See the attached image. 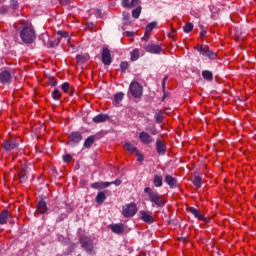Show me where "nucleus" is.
I'll return each instance as SVG.
<instances>
[{
	"instance_id": "obj_1",
	"label": "nucleus",
	"mask_w": 256,
	"mask_h": 256,
	"mask_svg": "<svg viewBox=\"0 0 256 256\" xmlns=\"http://www.w3.org/2000/svg\"><path fill=\"white\" fill-rule=\"evenodd\" d=\"M144 193L147 197L146 201L152 203V207H158L159 209H163V207H165L167 202L159 192L153 190L151 187H146L144 188Z\"/></svg>"
},
{
	"instance_id": "obj_20",
	"label": "nucleus",
	"mask_w": 256,
	"mask_h": 256,
	"mask_svg": "<svg viewBox=\"0 0 256 256\" xmlns=\"http://www.w3.org/2000/svg\"><path fill=\"white\" fill-rule=\"evenodd\" d=\"M27 175V166H23L21 170L18 172V179L20 183H27V179H29Z\"/></svg>"
},
{
	"instance_id": "obj_45",
	"label": "nucleus",
	"mask_w": 256,
	"mask_h": 256,
	"mask_svg": "<svg viewBox=\"0 0 256 256\" xmlns=\"http://www.w3.org/2000/svg\"><path fill=\"white\" fill-rule=\"evenodd\" d=\"M68 93L70 97H73L75 95V87H70Z\"/></svg>"
},
{
	"instance_id": "obj_58",
	"label": "nucleus",
	"mask_w": 256,
	"mask_h": 256,
	"mask_svg": "<svg viewBox=\"0 0 256 256\" xmlns=\"http://www.w3.org/2000/svg\"><path fill=\"white\" fill-rule=\"evenodd\" d=\"M58 221H63V218H59Z\"/></svg>"
},
{
	"instance_id": "obj_35",
	"label": "nucleus",
	"mask_w": 256,
	"mask_h": 256,
	"mask_svg": "<svg viewBox=\"0 0 256 256\" xmlns=\"http://www.w3.org/2000/svg\"><path fill=\"white\" fill-rule=\"evenodd\" d=\"M184 33H191L193 31V23H186L183 26Z\"/></svg>"
},
{
	"instance_id": "obj_29",
	"label": "nucleus",
	"mask_w": 256,
	"mask_h": 256,
	"mask_svg": "<svg viewBox=\"0 0 256 256\" xmlns=\"http://www.w3.org/2000/svg\"><path fill=\"white\" fill-rule=\"evenodd\" d=\"M123 25H129L131 23V14L127 11L122 13Z\"/></svg>"
},
{
	"instance_id": "obj_50",
	"label": "nucleus",
	"mask_w": 256,
	"mask_h": 256,
	"mask_svg": "<svg viewBox=\"0 0 256 256\" xmlns=\"http://www.w3.org/2000/svg\"><path fill=\"white\" fill-rule=\"evenodd\" d=\"M11 5H12L13 9H16V7H17V1L12 0V1H11Z\"/></svg>"
},
{
	"instance_id": "obj_51",
	"label": "nucleus",
	"mask_w": 256,
	"mask_h": 256,
	"mask_svg": "<svg viewBox=\"0 0 256 256\" xmlns=\"http://www.w3.org/2000/svg\"><path fill=\"white\" fill-rule=\"evenodd\" d=\"M88 55H83V54H78V55H76V58L78 59V60H80V59H83V57H87Z\"/></svg>"
},
{
	"instance_id": "obj_4",
	"label": "nucleus",
	"mask_w": 256,
	"mask_h": 256,
	"mask_svg": "<svg viewBox=\"0 0 256 256\" xmlns=\"http://www.w3.org/2000/svg\"><path fill=\"white\" fill-rule=\"evenodd\" d=\"M129 91L135 99H141L143 97V86L137 81L130 83Z\"/></svg>"
},
{
	"instance_id": "obj_37",
	"label": "nucleus",
	"mask_w": 256,
	"mask_h": 256,
	"mask_svg": "<svg viewBox=\"0 0 256 256\" xmlns=\"http://www.w3.org/2000/svg\"><path fill=\"white\" fill-rule=\"evenodd\" d=\"M61 89L64 93H69V90L71 89V85L69 84V82H64L61 85Z\"/></svg>"
},
{
	"instance_id": "obj_13",
	"label": "nucleus",
	"mask_w": 256,
	"mask_h": 256,
	"mask_svg": "<svg viewBox=\"0 0 256 256\" xmlns=\"http://www.w3.org/2000/svg\"><path fill=\"white\" fill-rule=\"evenodd\" d=\"M165 183H167L170 189H176V187H179V180L169 174L165 176Z\"/></svg>"
},
{
	"instance_id": "obj_55",
	"label": "nucleus",
	"mask_w": 256,
	"mask_h": 256,
	"mask_svg": "<svg viewBox=\"0 0 256 256\" xmlns=\"http://www.w3.org/2000/svg\"><path fill=\"white\" fill-rule=\"evenodd\" d=\"M96 13H97V15H99V17H101V9H97Z\"/></svg>"
},
{
	"instance_id": "obj_6",
	"label": "nucleus",
	"mask_w": 256,
	"mask_h": 256,
	"mask_svg": "<svg viewBox=\"0 0 256 256\" xmlns=\"http://www.w3.org/2000/svg\"><path fill=\"white\" fill-rule=\"evenodd\" d=\"M196 51H199L201 55H203L204 57H208V59H217V53L211 51V49H209L207 46H197Z\"/></svg>"
},
{
	"instance_id": "obj_15",
	"label": "nucleus",
	"mask_w": 256,
	"mask_h": 256,
	"mask_svg": "<svg viewBox=\"0 0 256 256\" xmlns=\"http://www.w3.org/2000/svg\"><path fill=\"white\" fill-rule=\"evenodd\" d=\"M110 229L112 233H115L116 235H121L125 231V224L118 223V224H111Z\"/></svg>"
},
{
	"instance_id": "obj_27",
	"label": "nucleus",
	"mask_w": 256,
	"mask_h": 256,
	"mask_svg": "<svg viewBox=\"0 0 256 256\" xmlns=\"http://www.w3.org/2000/svg\"><path fill=\"white\" fill-rule=\"evenodd\" d=\"M105 199H107L105 192H98L96 196V203H98V205H103V203H105Z\"/></svg>"
},
{
	"instance_id": "obj_10",
	"label": "nucleus",
	"mask_w": 256,
	"mask_h": 256,
	"mask_svg": "<svg viewBox=\"0 0 256 256\" xmlns=\"http://www.w3.org/2000/svg\"><path fill=\"white\" fill-rule=\"evenodd\" d=\"M102 63L103 65H111L113 63V59L111 58V50L109 48L102 49Z\"/></svg>"
},
{
	"instance_id": "obj_56",
	"label": "nucleus",
	"mask_w": 256,
	"mask_h": 256,
	"mask_svg": "<svg viewBox=\"0 0 256 256\" xmlns=\"http://www.w3.org/2000/svg\"><path fill=\"white\" fill-rule=\"evenodd\" d=\"M170 33H173L175 35V33H177V29L172 28Z\"/></svg>"
},
{
	"instance_id": "obj_30",
	"label": "nucleus",
	"mask_w": 256,
	"mask_h": 256,
	"mask_svg": "<svg viewBox=\"0 0 256 256\" xmlns=\"http://www.w3.org/2000/svg\"><path fill=\"white\" fill-rule=\"evenodd\" d=\"M124 148L126 149V151H128V153H136L139 150L137 149V147L133 146V144H131L130 142H125Z\"/></svg>"
},
{
	"instance_id": "obj_3",
	"label": "nucleus",
	"mask_w": 256,
	"mask_h": 256,
	"mask_svg": "<svg viewBox=\"0 0 256 256\" xmlns=\"http://www.w3.org/2000/svg\"><path fill=\"white\" fill-rule=\"evenodd\" d=\"M79 243L82 249L88 253V255H93L95 244L93 243V239H91V237L83 235L80 237Z\"/></svg>"
},
{
	"instance_id": "obj_23",
	"label": "nucleus",
	"mask_w": 256,
	"mask_h": 256,
	"mask_svg": "<svg viewBox=\"0 0 256 256\" xmlns=\"http://www.w3.org/2000/svg\"><path fill=\"white\" fill-rule=\"evenodd\" d=\"M9 217H11V212H9L8 210H3L0 213V225H5L9 220Z\"/></svg>"
},
{
	"instance_id": "obj_59",
	"label": "nucleus",
	"mask_w": 256,
	"mask_h": 256,
	"mask_svg": "<svg viewBox=\"0 0 256 256\" xmlns=\"http://www.w3.org/2000/svg\"><path fill=\"white\" fill-rule=\"evenodd\" d=\"M78 256H81V254H79Z\"/></svg>"
},
{
	"instance_id": "obj_19",
	"label": "nucleus",
	"mask_w": 256,
	"mask_h": 256,
	"mask_svg": "<svg viewBox=\"0 0 256 256\" xmlns=\"http://www.w3.org/2000/svg\"><path fill=\"white\" fill-rule=\"evenodd\" d=\"M156 152L158 155H165L167 153V146L161 140H156Z\"/></svg>"
},
{
	"instance_id": "obj_42",
	"label": "nucleus",
	"mask_w": 256,
	"mask_h": 256,
	"mask_svg": "<svg viewBox=\"0 0 256 256\" xmlns=\"http://www.w3.org/2000/svg\"><path fill=\"white\" fill-rule=\"evenodd\" d=\"M57 35H59L60 37H63L64 39H67V37H69V33H67L66 31H61V30H59L57 32Z\"/></svg>"
},
{
	"instance_id": "obj_31",
	"label": "nucleus",
	"mask_w": 256,
	"mask_h": 256,
	"mask_svg": "<svg viewBox=\"0 0 256 256\" xmlns=\"http://www.w3.org/2000/svg\"><path fill=\"white\" fill-rule=\"evenodd\" d=\"M202 77L205 81H213V72L209 70L202 71Z\"/></svg>"
},
{
	"instance_id": "obj_48",
	"label": "nucleus",
	"mask_w": 256,
	"mask_h": 256,
	"mask_svg": "<svg viewBox=\"0 0 256 256\" xmlns=\"http://www.w3.org/2000/svg\"><path fill=\"white\" fill-rule=\"evenodd\" d=\"M58 45H59L58 40H54V41L50 42V47H57Z\"/></svg>"
},
{
	"instance_id": "obj_57",
	"label": "nucleus",
	"mask_w": 256,
	"mask_h": 256,
	"mask_svg": "<svg viewBox=\"0 0 256 256\" xmlns=\"http://www.w3.org/2000/svg\"><path fill=\"white\" fill-rule=\"evenodd\" d=\"M168 37L173 38L174 34L172 32L168 33Z\"/></svg>"
},
{
	"instance_id": "obj_47",
	"label": "nucleus",
	"mask_w": 256,
	"mask_h": 256,
	"mask_svg": "<svg viewBox=\"0 0 256 256\" xmlns=\"http://www.w3.org/2000/svg\"><path fill=\"white\" fill-rule=\"evenodd\" d=\"M169 79V76H165L164 78H163V81H162V89H163V91H165V83H166V81Z\"/></svg>"
},
{
	"instance_id": "obj_16",
	"label": "nucleus",
	"mask_w": 256,
	"mask_h": 256,
	"mask_svg": "<svg viewBox=\"0 0 256 256\" xmlns=\"http://www.w3.org/2000/svg\"><path fill=\"white\" fill-rule=\"evenodd\" d=\"M188 211L199 221H207V218H205V216H203V214L199 210H197V208L189 207Z\"/></svg>"
},
{
	"instance_id": "obj_14",
	"label": "nucleus",
	"mask_w": 256,
	"mask_h": 256,
	"mask_svg": "<svg viewBox=\"0 0 256 256\" xmlns=\"http://www.w3.org/2000/svg\"><path fill=\"white\" fill-rule=\"evenodd\" d=\"M37 211L41 215H47L49 213V208L47 207V202L44 200H39L37 204Z\"/></svg>"
},
{
	"instance_id": "obj_26",
	"label": "nucleus",
	"mask_w": 256,
	"mask_h": 256,
	"mask_svg": "<svg viewBox=\"0 0 256 256\" xmlns=\"http://www.w3.org/2000/svg\"><path fill=\"white\" fill-rule=\"evenodd\" d=\"M153 185L154 187H163V177L160 175H155L153 178Z\"/></svg>"
},
{
	"instance_id": "obj_5",
	"label": "nucleus",
	"mask_w": 256,
	"mask_h": 256,
	"mask_svg": "<svg viewBox=\"0 0 256 256\" xmlns=\"http://www.w3.org/2000/svg\"><path fill=\"white\" fill-rule=\"evenodd\" d=\"M123 217H135L137 215V204L131 202L122 208Z\"/></svg>"
},
{
	"instance_id": "obj_8",
	"label": "nucleus",
	"mask_w": 256,
	"mask_h": 256,
	"mask_svg": "<svg viewBox=\"0 0 256 256\" xmlns=\"http://www.w3.org/2000/svg\"><path fill=\"white\" fill-rule=\"evenodd\" d=\"M81 141H83V136L81 135V132H72L68 136V145H71L72 147L79 145Z\"/></svg>"
},
{
	"instance_id": "obj_21",
	"label": "nucleus",
	"mask_w": 256,
	"mask_h": 256,
	"mask_svg": "<svg viewBox=\"0 0 256 256\" xmlns=\"http://www.w3.org/2000/svg\"><path fill=\"white\" fill-rule=\"evenodd\" d=\"M140 218L142 221H144V223H148L149 225L155 223V218L145 211H140Z\"/></svg>"
},
{
	"instance_id": "obj_54",
	"label": "nucleus",
	"mask_w": 256,
	"mask_h": 256,
	"mask_svg": "<svg viewBox=\"0 0 256 256\" xmlns=\"http://www.w3.org/2000/svg\"><path fill=\"white\" fill-rule=\"evenodd\" d=\"M151 134H152V135H157V129L153 128V129L151 130Z\"/></svg>"
},
{
	"instance_id": "obj_25",
	"label": "nucleus",
	"mask_w": 256,
	"mask_h": 256,
	"mask_svg": "<svg viewBox=\"0 0 256 256\" xmlns=\"http://www.w3.org/2000/svg\"><path fill=\"white\" fill-rule=\"evenodd\" d=\"M123 97H125L123 92H118L114 95L113 103L116 107H119L121 101H123Z\"/></svg>"
},
{
	"instance_id": "obj_44",
	"label": "nucleus",
	"mask_w": 256,
	"mask_h": 256,
	"mask_svg": "<svg viewBox=\"0 0 256 256\" xmlns=\"http://www.w3.org/2000/svg\"><path fill=\"white\" fill-rule=\"evenodd\" d=\"M136 156H137V161L141 163L143 161V153H141V151L138 150L136 152Z\"/></svg>"
},
{
	"instance_id": "obj_36",
	"label": "nucleus",
	"mask_w": 256,
	"mask_h": 256,
	"mask_svg": "<svg viewBox=\"0 0 256 256\" xmlns=\"http://www.w3.org/2000/svg\"><path fill=\"white\" fill-rule=\"evenodd\" d=\"M120 69L122 73H127V69H129V62L124 61L120 63Z\"/></svg>"
},
{
	"instance_id": "obj_11",
	"label": "nucleus",
	"mask_w": 256,
	"mask_h": 256,
	"mask_svg": "<svg viewBox=\"0 0 256 256\" xmlns=\"http://www.w3.org/2000/svg\"><path fill=\"white\" fill-rule=\"evenodd\" d=\"M143 48L145 49V51H147V53L153 54H159L162 51L161 46L159 44H145Z\"/></svg>"
},
{
	"instance_id": "obj_46",
	"label": "nucleus",
	"mask_w": 256,
	"mask_h": 256,
	"mask_svg": "<svg viewBox=\"0 0 256 256\" xmlns=\"http://www.w3.org/2000/svg\"><path fill=\"white\" fill-rule=\"evenodd\" d=\"M112 185H115L116 187H119L121 185L122 181L120 179H116L115 181L111 182Z\"/></svg>"
},
{
	"instance_id": "obj_18",
	"label": "nucleus",
	"mask_w": 256,
	"mask_h": 256,
	"mask_svg": "<svg viewBox=\"0 0 256 256\" xmlns=\"http://www.w3.org/2000/svg\"><path fill=\"white\" fill-rule=\"evenodd\" d=\"M0 83H3V85L11 83V72L9 70H4L0 73Z\"/></svg>"
},
{
	"instance_id": "obj_34",
	"label": "nucleus",
	"mask_w": 256,
	"mask_h": 256,
	"mask_svg": "<svg viewBox=\"0 0 256 256\" xmlns=\"http://www.w3.org/2000/svg\"><path fill=\"white\" fill-rule=\"evenodd\" d=\"M140 15H141V6L135 8L134 10H132V17L134 19H139Z\"/></svg>"
},
{
	"instance_id": "obj_40",
	"label": "nucleus",
	"mask_w": 256,
	"mask_h": 256,
	"mask_svg": "<svg viewBox=\"0 0 256 256\" xmlns=\"http://www.w3.org/2000/svg\"><path fill=\"white\" fill-rule=\"evenodd\" d=\"M48 81H49L51 87H57V80H55V77L49 76Z\"/></svg>"
},
{
	"instance_id": "obj_52",
	"label": "nucleus",
	"mask_w": 256,
	"mask_h": 256,
	"mask_svg": "<svg viewBox=\"0 0 256 256\" xmlns=\"http://www.w3.org/2000/svg\"><path fill=\"white\" fill-rule=\"evenodd\" d=\"M205 35H207V31L202 30V31L200 32V37H205Z\"/></svg>"
},
{
	"instance_id": "obj_41",
	"label": "nucleus",
	"mask_w": 256,
	"mask_h": 256,
	"mask_svg": "<svg viewBox=\"0 0 256 256\" xmlns=\"http://www.w3.org/2000/svg\"><path fill=\"white\" fill-rule=\"evenodd\" d=\"M155 119H156V123H163V115L161 114V112L155 115Z\"/></svg>"
},
{
	"instance_id": "obj_38",
	"label": "nucleus",
	"mask_w": 256,
	"mask_h": 256,
	"mask_svg": "<svg viewBox=\"0 0 256 256\" xmlns=\"http://www.w3.org/2000/svg\"><path fill=\"white\" fill-rule=\"evenodd\" d=\"M139 59V50L135 49L131 52V61H137Z\"/></svg>"
},
{
	"instance_id": "obj_32",
	"label": "nucleus",
	"mask_w": 256,
	"mask_h": 256,
	"mask_svg": "<svg viewBox=\"0 0 256 256\" xmlns=\"http://www.w3.org/2000/svg\"><path fill=\"white\" fill-rule=\"evenodd\" d=\"M192 183L196 189H201V176H195L192 180Z\"/></svg>"
},
{
	"instance_id": "obj_24",
	"label": "nucleus",
	"mask_w": 256,
	"mask_h": 256,
	"mask_svg": "<svg viewBox=\"0 0 256 256\" xmlns=\"http://www.w3.org/2000/svg\"><path fill=\"white\" fill-rule=\"evenodd\" d=\"M122 7L133 9L137 3H139V0H122Z\"/></svg>"
},
{
	"instance_id": "obj_9",
	"label": "nucleus",
	"mask_w": 256,
	"mask_h": 256,
	"mask_svg": "<svg viewBox=\"0 0 256 256\" xmlns=\"http://www.w3.org/2000/svg\"><path fill=\"white\" fill-rule=\"evenodd\" d=\"M2 147L5 151H13V149H17V147H19V142L17 139H8L2 143Z\"/></svg>"
},
{
	"instance_id": "obj_7",
	"label": "nucleus",
	"mask_w": 256,
	"mask_h": 256,
	"mask_svg": "<svg viewBox=\"0 0 256 256\" xmlns=\"http://www.w3.org/2000/svg\"><path fill=\"white\" fill-rule=\"evenodd\" d=\"M196 51H199L201 55H203L204 57H208V59H217V53L211 51V49H209L207 46H197Z\"/></svg>"
},
{
	"instance_id": "obj_28",
	"label": "nucleus",
	"mask_w": 256,
	"mask_h": 256,
	"mask_svg": "<svg viewBox=\"0 0 256 256\" xmlns=\"http://www.w3.org/2000/svg\"><path fill=\"white\" fill-rule=\"evenodd\" d=\"M93 143H95V136H89L88 138H86V140L84 141V147L85 149H91V146L93 145Z\"/></svg>"
},
{
	"instance_id": "obj_2",
	"label": "nucleus",
	"mask_w": 256,
	"mask_h": 256,
	"mask_svg": "<svg viewBox=\"0 0 256 256\" xmlns=\"http://www.w3.org/2000/svg\"><path fill=\"white\" fill-rule=\"evenodd\" d=\"M20 39L23 41V43L31 45V43L37 39L35 29L31 25L24 26L20 31Z\"/></svg>"
},
{
	"instance_id": "obj_12",
	"label": "nucleus",
	"mask_w": 256,
	"mask_h": 256,
	"mask_svg": "<svg viewBox=\"0 0 256 256\" xmlns=\"http://www.w3.org/2000/svg\"><path fill=\"white\" fill-rule=\"evenodd\" d=\"M139 140L141 143H143V145H151V143H153V137L145 131L140 132Z\"/></svg>"
},
{
	"instance_id": "obj_33",
	"label": "nucleus",
	"mask_w": 256,
	"mask_h": 256,
	"mask_svg": "<svg viewBox=\"0 0 256 256\" xmlns=\"http://www.w3.org/2000/svg\"><path fill=\"white\" fill-rule=\"evenodd\" d=\"M51 96L55 101H59L61 99V91H59V89H54Z\"/></svg>"
},
{
	"instance_id": "obj_22",
	"label": "nucleus",
	"mask_w": 256,
	"mask_h": 256,
	"mask_svg": "<svg viewBox=\"0 0 256 256\" xmlns=\"http://www.w3.org/2000/svg\"><path fill=\"white\" fill-rule=\"evenodd\" d=\"M92 121L94 123H105V121H109V114H98L93 117Z\"/></svg>"
},
{
	"instance_id": "obj_39",
	"label": "nucleus",
	"mask_w": 256,
	"mask_h": 256,
	"mask_svg": "<svg viewBox=\"0 0 256 256\" xmlns=\"http://www.w3.org/2000/svg\"><path fill=\"white\" fill-rule=\"evenodd\" d=\"M92 189H103V182H95L91 184Z\"/></svg>"
},
{
	"instance_id": "obj_53",
	"label": "nucleus",
	"mask_w": 256,
	"mask_h": 256,
	"mask_svg": "<svg viewBox=\"0 0 256 256\" xmlns=\"http://www.w3.org/2000/svg\"><path fill=\"white\" fill-rule=\"evenodd\" d=\"M167 97H169V94L164 92L163 97H162V101H165V99H167Z\"/></svg>"
},
{
	"instance_id": "obj_17",
	"label": "nucleus",
	"mask_w": 256,
	"mask_h": 256,
	"mask_svg": "<svg viewBox=\"0 0 256 256\" xmlns=\"http://www.w3.org/2000/svg\"><path fill=\"white\" fill-rule=\"evenodd\" d=\"M155 27H157V22H150L146 25L145 34L143 38L145 41H149V35H151V32L153 31V29H155Z\"/></svg>"
},
{
	"instance_id": "obj_49",
	"label": "nucleus",
	"mask_w": 256,
	"mask_h": 256,
	"mask_svg": "<svg viewBox=\"0 0 256 256\" xmlns=\"http://www.w3.org/2000/svg\"><path fill=\"white\" fill-rule=\"evenodd\" d=\"M110 185H112L111 182H102V189H105V188L109 187Z\"/></svg>"
},
{
	"instance_id": "obj_43",
	"label": "nucleus",
	"mask_w": 256,
	"mask_h": 256,
	"mask_svg": "<svg viewBox=\"0 0 256 256\" xmlns=\"http://www.w3.org/2000/svg\"><path fill=\"white\" fill-rule=\"evenodd\" d=\"M71 159H73V157L71 156V154H66V155L63 157L64 163H69V162L71 161Z\"/></svg>"
}]
</instances>
